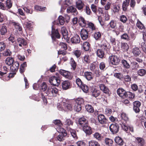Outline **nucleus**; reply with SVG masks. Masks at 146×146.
I'll list each match as a JSON object with an SVG mask.
<instances>
[{
	"instance_id": "f257e3e1",
	"label": "nucleus",
	"mask_w": 146,
	"mask_h": 146,
	"mask_svg": "<svg viewBox=\"0 0 146 146\" xmlns=\"http://www.w3.org/2000/svg\"><path fill=\"white\" fill-rule=\"evenodd\" d=\"M108 60L110 64L117 65L119 63L120 60L117 56L115 55H111L109 56Z\"/></svg>"
},
{
	"instance_id": "f03ea898",
	"label": "nucleus",
	"mask_w": 146,
	"mask_h": 146,
	"mask_svg": "<svg viewBox=\"0 0 146 146\" xmlns=\"http://www.w3.org/2000/svg\"><path fill=\"white\" fill-rule=\"evenodd\" d=\"M49 82L51 84L54 86H58L60 83V80L58 76H52L49 78Z\"/></svg>"
},
{
	"instance_id": "7ed1b4c3",
	"label": "nucleus",
	"mask_w": 146,
	"mask_h": 146,
	"mask_svg": "<svg viewBox=\"0 0 146 146\" xmlns=\"http://www.w3.org/2000/svg\"><path fill=\"white\" fill-rule=\"evenodd\" d=\"M58 92V90L56 88L49 87L46 93L49 96L53 97L56 96Z\"/></svg>"
},
{
	"instance_id": "20e7f679",
	"label": "nucleus",
	"mask_w": 146,
	"mask_h": 146,
	"mask_svg": "<svg viewBox=\"0 0 146 146\" xmlns=\"http://www.w3.org/2000/svg\"><path fill=\"white\" fill-rule=\"evenodd\" d=\"M75 102L73 100H70L67 102L64 103V102H63V103L64 106L66 108V109L71 110L74 106Z\"/></svg>"
},
{
	"instance_id": "39448f33",
	"label": "nucleus",
	"mask_w": 146,
	"mask_h": 146,
	"mask_svg": "<svg viewBox=\"0 0 146 146\" xmlns=\"http://www.w3.org/2000/svg\"><path fill=\"white\" fill-rule=\"evenodd\" d=\"M110 129L111 132L114 134L117 133L118 131L119 127L117 123L112 124L110 125Z\"/></svg>"
},
{
	"instance_id": "423d86ee",
	"label": "nucleus",
	"mask_w": 146,
	"mask_h": 146,
	"mask_svg": "<svg viewBox=\"0 0 146 146\" xmlns=\"http://www.w3.org/2000/svg\"><path fill=\"white\" fill-rule=\"evenodd\" d=\"M71 83L68 80L63 81L62 83V88L63 90H66L71 88Z\"/></svg>"
},
{
	"instance_id": "0eeeda50",
	"label": "nucleus",
	"mask_w": 146,
	"mask_h": 146,
	"mask_svg": "<svg viewBox=\"0 0 146 146\" xmlns=\"http://www.w3.org/2000/svg\"><path fill=\"white\" fill-rule=\"evenodd\" d=\"M67 135V133L65 130H63L57 136L56 139L59 141H62L65 138Z\"/></svg>"
},
{
	"instance_id": "6e6552de",
	"label": "nucleus",
	"mask_w": 146,
	"mask_h": 146,
	"mask_svg": "<svg viewBox=\"0 0 146 146\" xmlns=\"http://www.w3.org/2000/svg\"><path fill=\"white\" fill-rule=\"evenodd\" d=\"M58 4L61 5V9H65L69 5L70 3L68 0H66L64 2L62 0H60L58 2Z\"/></svg>"
},
{
	"instance_id": "1a4fd4ad",
	"label": "nucleus",
	"mask_w": 146,
	"mask_h": 146,
	"mask_svg": "<svg viewBox=\"0 0 146 146\" xmlns=\"http://www.w3.org/2000/svg\"><path fill=\"white\" fill-rule=\"evenodd\" d=\"M17 44L21 48H22L23 46L27 45V41L24 38H21L17 39Z\"/></svg>"
},
{
	"instance_id": "9d476101",
	"label": "nucleus",
	"mask_w": 146,
	"mask_h": 146,
	"mask_svg": "<svg viewBox=\"0 0 146 146\" xmlns=\"http://www.w3.org/2000/svg\"><path fill=\"white\" fill-rule=\"evenodd\" d=\"M133 110L136 113L140 111L139 108L141 105V103L138 101H135L133 103Z\"/></svg>"
},
{
	"instance_id": "9b49d317",
	"label": "nucleus",
	"mask_w": 146,
	"mask_h": 146,
	"mask_svg": "<svg viewBox=\"0 0 146 146\" xmlns=\"http://www.w3.org/2000/svg\"><path fill=\"white\" fill-rule=\"evenodd\" d=\"M80 35L82 39L83 40H86L88 37V31L85 29H83L81 31Z\"/></svg>"
},
{
	"instance_id": "f8f14e48",
	"label": "nucleus",
	"mask_w": 146,
	"mask_h": 146,
	"mask_svg": "<svg viewBox=\"0 0 146 146\" xmlns=\"http://www.w3.org/2000/svg\"><path fill=\"white\" fill-rule=\"evenodd\" d=\"M51 36L52 39L54 40L55 39V37H56V38H60V35L58 33V30H55L54 29H53L52 27Z\"/></svg>"
},
{
	"instance_id": "ddd939ff",
	"label": "nucleus",
	"mask_w": 146,
	"mask_h": 146,
	"mask_svg": "<svg viewBox=\"0 0 146 146\" xmlns=\"http://www.w3.org/2000/svg\"><path fill=\"white\" fill-rule=\"evenodd\" d=\"M98 118L99 122L102 124H105L107 123V120L104 115L101 114L98 115Z\"/></svg>"
},
{
	"instance_id": "4468645a",
	"label": "nucleus",
	"mask_w": 146,
	"mask_h": 146,
	"mask_svg": "<svg viewBox=\"0 0 146 146\" xmlns=\"http://www.w3.org/2000/svg\"><path fill=\"white\" fill-rule=\"evenodd\" d=\"M117 92L118 95L121 98H126L127 92L123 88H119L117 89Z\"/></svg>"
},
{
	"instance_id": "2eb2a0df",
	"label": "nucleus",
	"mask_w": 146,
	"mask_h": 146,
	"mask_svg": "<svg viewBox=\"0 0 146 146\" xmlns=\"http://www.w3.org/2000/svg\"><path fill=\"white\" fill-rule=\"evenodd\" d=\"M76 7L79 10L82 11L84 6V3L81 0H78L76 3Z\"/></svg>"
},
{
	"instance_id": "dca6fc26",
	"label": "nucleus",
	"mask_w": 146,
	"mask_h": 146,
	"mask_svg": "<svg viewBox=\"0 0 146 146\" xmlns=\"http://www.w3.org/2000/svg\"><path fill=\"white\" fill-rule=\"evenodd\" d=\"M83 130L85 133L88 134L90 135L92 133V131L90 127L89 126L88 124H86V125H83Z\"/></svg>"
},
{
	"instance_id": "f3484780",
	"label": "nucleus",
	"mask_w": 146,
	"mask_h": 146,
	"mask_svg": "<svg viewBox=\"0 0 146 146\" xmlns=\"http://www.w3.org/2000/svg\"><path fill=\"white\" fill-rule=\"evenodd\" d=\"M12 64V65L10 67L11 70L13 72H17L19 66V63L17 62H15Z\"/></svg>"
},
{
	"instance_id": "a211bd4d",
	"label": "nucleus",
	"mask_w": 146,
	"mask_h": 146,
	"mask_svg": "<svg viewBox=\"0 0 146 146\" xmlns=\"http://www.w3.org/2000/svg\"><path fill=\"white\" fill-rule=\"evenodd\" d=\"M98 86L100 90L102 91L104 93L106 94H108L109 93V89L104 84H99Z\"/></svg>"
},
{
	"instance_id": "6ab92c4d",
	"label": "nucleus",
	"mask_w": 146,
	"mask_h": 146,
	"mask_svg": "<svg viewBox=\"0 0 146 146\" xmlns=\"http://www.w3.org/2000/svg\"><path fill=\"white\" fill-rule=\"evenodd\" d=\"M107 44L108 43L106 40L105 39H103L101 42L100 47L102 49L106 51L108 49Z\"/></svg>"
},
{
	"instance_id": "aec40b11",
	"label": "nucleus",
	"mask_w": 146,
	"mask_h": 146,
	"mask_svg": "<svg viewBox=\"0 0 146 146\" xmlns=\"http://www.w3.org/2000/svg\"><path fill=\"white\" fill-rule=\"evenodd\" d=\"M71 40L72 43L76 44L80 42V38L78 35H76L71 38Z\"/></svg>"
},
{
	"instance_id": "412c9836",
	"label": "nucleus",
	"mask_w": 146,
	"mask_h": 146,
	"mask_svg": "<svg viewBox=\"0 0 146 146\" xmlns=\"http://www.w3.org/2000/svg\"><path fill=\"white\" fill-rule=\"evenodd\" d=\"M88 28L89 30V31L92 33L95 30L96 28L94 25L93 23L91 22H88L87 24Z\"/></svg>"
},
{
	"instance_id": "4be33fe9",
	"label": "nucleus",
	"mask_w": 146,
	"mask_h": 146,
	"mask_svg": "<svg viewBox=\"0 0 146 146\" xmlns=\"http://www.w3.org/2000/svg\"><path fill=\"white\" fill-rule=\"evenodd\" d=\"M78 23L82 27H85L87 24V22L82 17H80L78 19Z\"/></svg>"
},
{
	"instance_id": "5701e85b",
	"label": "nucleus",
	"mask_w": 146,
	"mask_h": 146,
	"mask_svg": "<svg viewBox=\"0 0 146 146\" xmlns=\"http://www.w3.org/2000/svg\"><path fill=\"white\" fill-rule=\"evenodd\" d=\"M114 140L117 144L120 145H122L124 143L122 139L119 136L116 137Z\"/></svg>"
},
{
	"instance_id": "b1692460",
	"label": "nucleus",
	"mask_w": 146,
	"mask_h": 146,
	"mask_svg": "<svg viewBox=\"0 0 146 146\" xmlns=\"http://www.w3.org/2000/svg\"><path fill=\"white\" fill-rule=\"evenodd\" d=\"M136 141L139 146H143L145 144L144 140L142 138L137 137L136 138Z\"/></svg>"
},
{
	"instance_id": "393cba45",
	"label": "nucleus",
	"mask_w": 146,
	"mask_h": 146,
	"mask_svg": "<svg viewBox=\"0 0 146 146\" xmlns=\"http://www.w3.org/2000/svg\"><path fill=\"white\" fill-rule=\"evenodd\" d=\"M7 29L6 26L3 25L0 29L1 34L2 35H4L7 33Z\"/></svg>"
},
{
	"instance_id": "a878e982",
	"label": "nucleus",
	"mask_w": 146,
	"mask_h": 146,
	"mask_svg": "<svg viewBox=\"0 0 146 146\" xmlns=\"http://www.w3.org/2000/svg\"><path fill=\"white\" fill-rule=\"evenodd\" d=\"M67 11L68 13H73L75 14L77 13L76 9L72 6L68 7L67 9Z\"/></svg>"
},
{
	"instance_id": "bb28decb",
	"label": "nucleus",
	"mask_w": 146,
	"mask_h": 146,
	"mask_svg": "<svg viewBox=\"0 0 146 146\" xmlns=\"http://www.w3.org/2000/svg\"><path fill=\"white\" fill-rule=\"evenodd\" d=\"M84 76L88 80H90L93 78V76L92 72H86L84 73Z\"/></svg>"
},
{
	"instance_id": "cd10ccee",
	"label": "nucleus",
	"mask_w": 146,
	"mask_h": 146,
	"mask_svg": "<svg viewBox=\"0 0 146 146\" xmlns=\"http://www.w3.org/2000/svg\"><path fill=\"white\" fill-rule=\"evenodd\" d=\"M79 123L80 125L82 127L83 125L88 124V121L85 117H82L79 119Z\"/></svg>"
},
{
	"instance_id": "c85d7f7f",
	"label": "nucleus",
	"mask_w": 146,
	"mask_h": 146,
	"mask_svg": "<svg viewBox=\"0 0 146 146\" xmlns=\"http://www.w3.org/2000/svg\"><path fill=\"white\" fill-rule=\"evenodd\" d=\"M92 96L96 98L100 94V91L94 88H92Z\"/></svg>"
},
{
	"instance_id": "c756f323",
	"label": "nucleus",
	"mask_w": 146,
	"mask_h": 146,
	"mask_svg": "<svg viewBox=\"0 0 146 146\" xmlns=\"http://www.w3.org/2000/svg\"><path fill=\"white\" fill-rule=\"evenodd\" d=\"M130 0H125L123 3L122 9L123 11H126L127 9V7L129 5Z\"/></svg>"
},
{
	"instance_id": "7c9ffc66",
	"label": "nucleus",
	"mask_w": 146,
	"mask_h": 146,
	"mask_svg": "<svg viewBox=\"0 0 146 146\" xmlns=\"http://www.w3.org/2000/svg\"><path fill=\"white\" fill-rule=\"evenodd\" d=\"M88 145L89 146H100V144L98 141L94 140L88 141Z\"/></svg>"
},
{
	"instance_id": "2f4dec72",
	"label": "nucleus",
	"mask_w": 146,
	"mask_h": 146,
	"mask_svg": "<svg viewBox=\"0 0 146 146\" xmlns=\"http://www.w3.org/2000/svg\"><path fill=\"white\" fill-rule=\"evenodd\" d=\"M61 32L64 38H66L67 37L68 32L66 28L64 27H62L61 28Z\"/></svg>"
},
{
	"instance_id": "473e14b6",
	"label": "nucleus",
	"mask_w": 146,
	"mask_h": 146,
	"mask_svg": "<svg viewBox=\"0 0 146 146\" xmlns=\"http://www.w3.org/2000/svg\"><path fill=\"white\" fill-rule=\"evenodd\" d=\"M132 52L135 56H138L140 54V51L138 47H135L133 49Z\"/></svg>"
},
{
	"instance_id": "72a5a7b5",
	"label": "nucleus",
	"mask_w": 146,
	"mask_h": 146,
	"mask_svg": "<svg viewBox=\"0 0 146 146\" xmlns=\"http://www.w3.org/2000/svg\"><path fill=\"white\" fill-rule=\"evenodd\" d=\"M14 62L13 58L10 57H7L5 60V63L8 66L11 65Z\"/></svg>"
},
{
	"instance_id": "f704fd0d",
	"label": "nucleus",
	"mask_w": 146,
	"mask_h": 146,
	"mask_svg": "<svg viewBox=\"0 0 146 146\" xmlns=\"http://www.w3.org/2000/svg\"><path fill=\"white\" fill-rule=\"evenodd\" d=\"M96 54L99 57L102 58L104 55V52L102 49H99L97 51Z\"/></svg>"
},
{
	"instance_id": "c9c22d12",
	"label": "nucleus",
	"mask_w": 146,
	"mask_h": 146,
	"mask_svg": "<svg viewBox=\"0 0 146 146\" xmlns=\"http://www.w3.org/2000/svg\"><path fill=\"white\" fill-rule=\"evenodd\" d=\"M90 44L88 42H84L82 45L83 49L86 51L89 50L90 48Z\"/></svg>"
},
{
	"instance_id": "e433bc0d",
	"label": "nucleus",
	"mask_w": 146,
	"mask_h": 146,
	"mask_svg": "<svg viewBox=\"0 0 146 146\" xmlns=\"http://www.w3.org/2000/svg\"><path fill=\"white\" fill-rule=\"evenodd\" d=\"M106 145L107 146H111L113 145V141L109 138H106L104 140Z\"/></svg>"
},
{
	"instance_id": "4c0bfd02",
	"label": "nucleus",
	"mask_w": 146,
	"mask_h": 146,
	"mask_svg": "<svg viewBox=\"0 0 146 146\" xmlns=\"http://www.w3.org/2000/svg\"><path fill=\"white\" fill-rule=\"evenodd\" d=\"M15 28L18 31L21 32L22 31V28L20 25L18 23L14 22L13 23Z\"/></svg>"
},
{
	"instance_id": "58836bf2",
	"label": "nucleus",
	"mask_w": 146,
	"mask_h": 146,
	"mask_svg": "<svg viewBox=\"0 0 146 146\" xmlns=\"http://www.w3.org/2000/svg\"><path fill=\"white\" fill-rule=\"evenodd\" d=\"M121 48L124 52L127 51L129 48L128 45L126 43H122Z\"/></svg>"
},
{
	"instance_id": "ea45409f",
	"label": "nucleus",
	"mask_w": 146,
	"mask_h": 146,
	"mask_svg": "<svg viewBox=\"0 0 146 146\" xmlns=\"http://www.w3.org/2000/svg\"><path fill=\"white\" fill-rule=\"evenodd\" d=\"M119 124L121 125L122 128L125 131H127L128 129V127L125 123H122L121 121H119L118 122Z\"/></svg>"
},
{
	"instance_id": "a19ab883",
	"label": "nucleus",
	"mask_w": 146,
	"mask_h": 146,
	"mask_svg": "<svg viewBox=\"0 0 146 146\" xmlns=\"http://www.w3.org/2000/svg\"><path fill=\"white\" fill-rule=\"evenodd\" d=\"M82 60L84 63H89L90 62V57L88 55H85L82 58Z\"/></svg>"
},
{
	"instance_id": "79ce46f5",
	"label": "nucleus",
	"mask_w": 146,
	"mask_h": 146,
	"mask_svg": "<svg viewBox=\"0 0 146 146\" xmlns=\"http://www.w3.org/2000/svg\"><path fill=\"white\" fill-rule=\"evenodd\" d=\"M74 101V104H76L78 105H81L84 103V100L82 98H78L76 100H73Z\"/></svg>"
},
{
	"instance_id": "37998d69",
	"label": "nucleus",
	"mask_w": 146,
	"mask_h": 146,
	"mask_svg": "<svg viewBox=\"0 0 146 146\" xmlns=\"http://www.w3.org/2000/svg\"><path fill=\"white\" fill-rule=\"evenodd\" d=\"M85 108L86 110L89 112L92 113L94 111V109L91 105L89 104L86 106Z\"/></svg>"
},
{
	"instance_id": "c03bdc74",
	"label": "nucleus",
	"mask_w": 146,
	"mask_h": 146,
	"mask_svg": "<svg viewBox=\"0 0 146 146\" xmlns=\"http://www.w3.org/2000/svg\"><path fill=\"white\" fill-rule=\"evenodd\" d=\"M70 62L71 66L72 67L73 69L74 70L76 69V63L72 58H70Z\"/></svg>"
},
{
	"instance_id": "a18cd8bd",
	"label": "nucleus",
	"mask_w": 146,
	"mask_h": 146,
	"mask_svg": "<svg viewBox=\"0 0 146 146\" xmlns=\"http://www.w3.org/2000/svg\"><path fill=\"white\" fill-rule=\"evenodd\" d=\"M138 75L140 76H143L146 74V70L143 69H141L137 71Z\"/></svg>"
},
{
	"instance_id": "49530a36",
	"label": "nucleus",
	"mask_w": 146,
	"mask_h": 146,
	"mask_svg": "<svg viewBox=\"0 0 146 146\" xmlns=\"http://www.w3.org/2000/svg\"><path fill=\"white\" fill-rule=\"evenodd\" d=\"M121 62L123 66L126 69H129L130 67V65L127 61L125 60H121Z\"/></svg>"
},
{
	"instance_id": "de8ad7c7",
	"label": "nucleus",
	"mask_w": 146,
	"mask_h": 146,
	"mask_svg": "<svg viewBox=\"0 0 146 146\" xmlns=\"http://www.w3.org/2000/svg\"><path fill=\"white\" fill-rule=\"evenodd\" d=\"M94 137L97 140L100 141L102 140V137L101 135L98 133H95L94 135Z\"/></svg>"
},
{
	"instance_id": "09e8293b",
	"label": "nucleus",
	"mask_w": 146,
	"mask_h": 146,
	"mask_svg": "<svg viewBox=\"0 0 146 146\" xmlns=\"http://www.w3.org/2000/svg\"><path fill=\"white\" fill-rule=\"evenodd\" d=\"M53 122L55 125L58 126V128L61 129L60 128L62 125V124L60 121L58 119L55 120L53 121Z\"/></svg>"
},
{
	"instance_id": "8fccbe9b",
	"label": "nucleus",
	"mask_w": 146,
	"mask_h": 146,
	"mask_svg": "<svg viewBox=\"0 0 146 146\" xmlns=\"http://www.w3.org/2000/svg\"><path fill=\"white\" fill-rule=\"evenodd\" d=\"M47 86L45 82H43L41 84L40 87V89L43 91H45L47 88Z\"/></svg>"
},
{
	"instance_id": "3c124183",
	"label": "nucleus",
	"mask_w": 146,
	"mask_h": 146,
	"mask_svg": "<svg viewBox=\"0 0 146 146\" xmlns=\"http://www.w3.org/2000/svg\"><path fill=\"white\" fill-rule=\"evenodd\" d=\"M137 27L140 29H143L145 28L144 25L139 20H138L136 23Z\"/></svg>"
},
{
	"instance_id": "603ef678",
	"label": "nucleus",
	"mask_w": 146,
	"mask_h": 146,
	"mask_svg": "<svg viewBox=\"0 0 146 146\" xmlns=\"http://www.w3.org/2000/svg\"><path fill=\"white\" fill-rule=\"evenodd\" d=\"M69 132L71 134V135L75 139L77 138L76 132L74 130L72 129H70Z\"/></svg>"
},
{
	"instance_id": "864d4df0",
	"label": "nucleus",
	"mask_w": 146,
	"mask_h": 146,
	"mask_svg": "<svg viewBox=\"0 0 146 146\" xmlns=\"http://www.w3.org/2000/svg\"><path fill=\"white\" fill-rule=\"evenodd\" d=\"M110 27L112 29H114L116 26V22L115 21L112 20L109 24Z\"/></svg>"
},
{
	"instance_id": "5fc2aeb1",
	"label": "nucleus",
	"mask_w": 146,
	"mask_h": 146,
	"mask_svg": "<svg viewBox=\"0 0 146 146\" xmlns=\"http://www.w3.org/2000/svg\"><path fill=\"white\" fill-rule=\"evenodd\" d=\"M27 64L26 62H25L21 65L20 68V71L21 73H23L25 71V68Z\"/></svg>"
},
{
	"instance_id": "6e6d98bb",
	"label": "nucleus",
	"mask_w": 146,
	"mask_h": 146,
	"mask_svg": "<svg viewBox=\"0 0 146 146\" xmlns=\"http://www.w3.org/2000/svg\"><path fill=\"white\" fill-rule=\"evenodd\" d=\"M59 23L61 25H63L65 22L64 18L62 16L60 15L58 18Z\"/></svg>"
},
{
	"instance_id": "4d7b16f0",
	"label": "nucleus",
	"mask_w": 146,
	"mask_h": 146,
	"mask_svg": "<svg viewBox=\"0 0 146 146\" xmlns=\"http://www.w3.org/2000/svg\"><path fill=\"white\" fill-rule=\"evenodd\" d=\"M126 98L128 97L131 100H132L134 97V94L129 92H127L126 93Z\"/></svg>"
},
{
	"instance_id": "13d9d810",
	"label": "nucleus",
	"mask_w": 146,
	"mask_h": 146,
	"mask_svg": "<svg viewBox=\"0 0 146 146\" xmlns=\"http://www.w3.org/2000/svg\"><path fill=\"white\" fill-rule=\"evenodd\" d=\"M101 34L100 32H97L94 34V37L96 40H99L101 37Z\"/></svg>"
},
{
	"instance_id": "bf43d9fd",
	"label": "nucleus",
	"mask_w": 146,
	"mask_h": 146,
	"mask_svg": "<svg viewBox=\"0 0 146 146\" xmlns=\"http://www.w3.org/2000/svg\"><path fill=\"white\" fill-rule=\"evenodd\" d=\"M35 8L37 11H44L46 9L45 7H41L38 5H36L35 6Z\"/></svg>"
},
{
	"instance_id": "052dcab7",
	"label": "nucleus",
	"mask_w": 146,
	"mask_h": 146,
	"mask_svg": "<svg viewBox=\"0 0 146 146\" xmlns=\"http://www.w3.org/2000/svg\"><path fill=\"white\" fill-rule=\"evenodd\" d=\"M103 12V9L99 7L95 13L98 16H99L102 14Z\"/></svg>"
},
{
	"instance_id": "680f3d73",
	"label": "nucleus",
	"mask_w": 146,
	"mask_h": 146,
	"mask_svg": "<svg viewBox=\"0 0 146 146\" xmlns=\"http://www.w3.org/2000/svg\"><path fill=\"white\" fill-rule=\"evenodd\" d=\"M23 8L27 13L32 14L33 12V10L32 9H29L26 7H23Z\"/></svg>"
},
{
	"instance_id": "e2e57ef3",
	"label": "nucleus",
	"mask_w": 146,
	"mask_h": 146,
	"mask_svg": "<svg viewBox=\"0 0 146 146\" xmlns=\"http://www.w3.org/2000/svg\"><path fill=\"white\" fill-rule=\"evenodd\" d=\"M6 7L7 9H10L12 6V3L11 0H7L6 1Z\"/></svg>"
},
{
	"instance_id": "0e129e2a",
	"label": "nucleus",
	"mask_w": 146,
	"mask_h": 146,
	"mask_svg": "<svg viewBox=\"0 0 146 146\" xmlns=\"http://www.w3.org/2000/svg\"><path fill=\"white\" fill-rule=\"evenodd\" d=\"M2 70L3 72H0V75L1 76L6 74L8 72L7 68L5 66L3 67L2 68Z\"/></svg>"
},
{
	"instance_id": "69168bd1",
	"label": "nucleus",
	"mask_w": 146,
	"mask_h": 146,
	"mask_svg": "<svg viewBox=\"0 0 146 146\" xmlns=\"http://www.w3.org/2000/svg\"><path fill=\"white\" fill-rule=\"evenodd\" d=\"M74 110L77 111H80L82 109L81 105L76 104H74Z\"/></svg>"
},
{
	"instance_id": "338daca9",
	"label": "nucleus",
	"mask_w": 146,
	"mask_h": 146,
	"mask_svg": "<svg viewBox=\"0 0 146 146\" xmlns=\"http://www.w3.org/2000/svg\"><path fill=\"white\" fill-rule=\"evenodd\" d=\"M12 54L10 50L9 49H7L3 53V55L4 56H10Z\"/></svg>"
},
{
	"instance_id": "774afa93",
	"label": "nucleus",
	"mask_w": 146,
	"mask_h": 146,
	"mask_svg": "<svg viewBox=\"0 0 146 146\" xmlns=\"http://www.w3.org/2000/svg\"><path fill=\"white\" fill-rule=\"evenodd\" d=\"M139 67L138 63L135 62H131V67L132 70L137 69Z\"/></svg>"
}]
</instances>
